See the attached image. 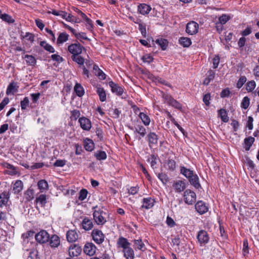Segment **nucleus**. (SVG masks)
<instances>
[{"label":"nucleus","instance_id":"obj_13","mask_svg":"<svg viewBox=\"0 0 259 259\" xmlns=\"http://www.w3.org/2000/svg\"><path fill=\"white\" fill-rule=\"evenodd\" d=\"M197 239L201 244H205L209 241L207 233L204 230L200 231L197 234Z\"/></svg>","mask_w":259,"mask_h":259},{"label":"nucleus","instance_id":"obj_36","mask_svg":"<svg viewBox=\"0 0 259 259\" xmlns=\"http://www.w3.org/2000/svg\"><path fill=\"white\" fill-rule=\"evenodd\" d=\"M254 141V138L252 137H249L244 139L245 149L246 151L249 150Z\"/></svg>","mask_w":259,"mask_h":259},{"label":"nucleus","instance_id":"obj_5","mask_svg":"<svg viewBox=\"0 0 259 259\" xmlns=\"http://www.w3.org/2000/svg\"><path fill=\"white\" fill-rule=\"evenodd\" d=\"M92 236L93 240L98 244L102 243L105 238V235L101 230L94 229L92 232Z\"/></svg>","mask_w":259,"mask_h":259},{"label":"nucleus","instance_id":"obj_19","mask_svg":"<svg viewBox=\"0 0 259 259\" xmlns=\"http://www.w3.org/2000/svg\"><path fill=\"white\" fill-rule=\"evenodd\" d=\"M82 228L85 231L91 230L93 227V223L91 220L88 218H85L82 222Z\"/></svg>","mask_w":259,"mask_h":259},{"label":"nucleus","instance_id":"obj_42","mask_svg":"<svg viewBox=\"0 0 259 259\" xmlns=\"http://www.w3.org/2000/svg\"><path fill=\"white\" fill-rule=\"evenodd\" d=\"M150 78H151L153 81H155V82H159L162 84H165V85H167L170 88L171 87V86L167 83L166 81L162 79L161 78H160L159 77L155 76L153 75H151L150 77H149Z\"/></svg>","mask_w":259,"mask_h":259},{"label":"nucleus","instance_id":"obj_8","mask_svg":"<svg viewBox=\"0 0 259 259\" xmlns=\"http://www.w3.org/2000/svg\"><path fill=\"white\" fill-rule=\"evenodd\" d=\"M78 122L81 128L85 131H89L92 127L91 121L89 119L85 117L79 118Z\"/></svg>","mask_w":259,"mask_h":259},{"label":"nucleus","instance_id":"obj_35","mask_svg":"<svg viewBox=\"0 0 259 259\" xmlns=\"http://www.w3.org/2000/svg\"><path fill=\"white\" fill-rule=\"evenodd\" d=\"M69 37V35L65 32L60 33L57 39V44H60L66 42Z\"/></svg>","mask_w":259,"mask_h":259},{"label":"nucleus","instance_id":"obj_52","mask_svg":"<svg viewBox=\"0 0 259 259\" xmlns=\"http://www.w3.org/2000/svg\"><path fill=\"white\" fill-rule=\"evenodd\" d=\"M157 157L155 155L152 154L151 155L150 157L148 158V161L150 163L151 166L154 168L155 165L157 164Z\"/></svg>","mask_w":259,"mask_h":259},{"label":"nucleus","instance_id":"obj_14","mask_svg":"<svg viewBox=\"0 0 259 259\" xmlns=\"http://www.w3.org/2000/svg\"><path fill=\"white\" fill-rule=\"evenodd\" d=\"M81 251V247L76 244L70 245L68 249L69 254L70 256H77L80 253Z\"/></svg>","mask_w":259,"mask_h":259},{"label":"nucleus","instance_id":"obj_55","mask_svg":"<svg viewBox=\"0 0 259 259\" xmlns=\"http://www.w3.org/2000/svg\"><path fill=\"white\" fill-rule=\"evenodd\" d=\"M230 19V17L227 15H223L220 16L219 18V22L225 24H226Z\"/></svg>","mask_w":259,"mask_h":259},{"label":"nucleus","instance_id":"obj_27","mask_svg":"<svg viewBox=\"0 0 259 259\" xmlns=\"http://www.w3.org/2000/svg\"><path fill=\"white\" fill-rule=\"evenodd\" d=\"M123 252L124 256L126 259H134V251L130 246L124 249Z\"/></svg>","mask_w":259,"mask_h":259},{"label":"nucleus","instance_id":"obj_60","mask_svg":"<svg viewBox=\"0 0 259 259\" xmlns=\"http://www.w3.org/2000/svg\"><path fill=\"white\" fill-rule=\"evenodd\" d=\"M139 29L141 32V34L144 37H146V28L145 25L140 23L139 24Z\"/></svg>","mask_w":259,"mask_h":259},{"label":"nucleus","instance_id":"obj_28","mask_svg":"<svg viewBox=\"0 0 259 259\" xmlns=\"http://www.w3.org/2000/svg\"><path fill=\"white\" fill-rule=\"evenodd\" d=\"M218 116L224 122H227L229 121V117L227 111L224 109H221L218 110Z\"/></svg>","mask_w":259,"mask_h":259},{"label":"nucleus","instance_id":"obj_34","mask_svg":"<svg viewBox=\"0 0 259 259\" xmlns=\"http://www.w3.org/2000/svg\"><path fill=\"white\" fill-rule=\"evenodd\" d=\"M0 18L2 19L3 21L8 23H13L15 21L10 15L6 13L3 14L1 11H0Z\"/></svg>","mask_w":259,"mask_h":259},{"label":"nucleus","instance_id":"obj_61","mask_svg":"<svg viewBox=\"0 0 259 259\" xmlns=\"http://www.w3.org/2000/svg\"><path fill=\"white\" fill-rule=\"evenodd\" d=\"M210 100V94H206L203 96V101L206 106H209L210 104L209 100Z\"/></svg>","mask_w":259,"mask_h":259},{"label":"nucleus","instance_id":"obj_33","mask_svg":"<svg viewBox=\"0 0 259 259\" xmlns=\"http://www.w3.org/2000/svg\"><path fill=\"white\" fill-rule=\"evenodd\" d=\"M97 93L98 94L100 100L101 102H104L106 100V94L105 91L103 88L97 87Z\"/></svg>","mask_w":259,"mask_h":259},{"label":"nucleus","instance_id":"obj_32","mask_svg":"<svg viewBox=\"0 0 259 259\" xmlns=\"http://www.w3.org/2000/svg\"><path fill=\"white\" fill-rule=\"evenodd\" d=\"M162 98L164 100V103H167L170 106H172L174 103L176 101L172 96L169 94H163L162 95Z\"/></svg>","mask_w":259,"mask_h":259},{"label":"nucleus","instance_id":"obj_9","mask_svg":"<svg viewBox=\"0 0 259 259\" xmlns=\"http://www.w3.org/2000/svg\"><path fill=\"white\" fill-rule=\"evenodd\" d=\"M172 187L176 192L181 193L186 189V185L184 181L178 180L174 182Z\"/></svg>","mask_w":259,"mask_h":259},{"label":"nucleus","instance_id":"obj_20","mask_svg":"<svg viewBox=\"0 0 259 259\" xmlns=\"http://www.w3.org/2000/svg\"><path fill=\"white\" fill-rule=\"evenodd\" d=\"M215 75V72L214 71L212 70H208L206 73V77L205 78L203 83L205 85H208L209 83L214 79Z\"/></svg>","mask_w":259,"mask_h":259},{"label":"nucleus","instance_id":"obj_57","mask_svg":"<svg viewBox=\"0 0 259 259\" xmlns=\"http://www.w3.org/2000/svg\"><path fill=\"white\" fill-rule=\"evenodd\" d=\"M142 60L145 63H150L153 61V58L150 54H146L142 56Z\"/></svg>","mask_w":259,"mask_h":259},{"label":"nucleus","instance_id":"obj_11","mask_svg":"<svg viewBox=\"0 0 259 259\" xmlns=\"http://www.w3.org/2000/svg\"><path fill=\"white\" fill-rule=\"evenodd\" d=\"M195 209L196 211L200 214H203L208 210V206L206 205L205 203L202 201H198L195 204Z\"/></svg>","mask_w":259,"mask_h":259},{"label":"nucleus","instance_id":"obj_15","mask_svg":"<svg viewBox=\"0 0 259 259\" xmlns=\"http://www.w3.org/2000/svg\"><path fill=\"white\" fill-rule=\"evenodd\" d=\"M76 11L79 14H80V16H81V17L82 18H83L84 20H85V25L87 29H88L89 30H90V31L92 30V29L93 28V22H92V20L90 19V18H89L84 13H82L79 10L76 9Z\"/></svg>","mask_w":259,"mask_h":259},{"label":"nucleus","instance_id":"obj_18","mask_svg":"<svg viewBox=\"0 0 259 259\" xmlns=\"http://www.w3.org/2000/svg\"><path fill=\"white\" fill-rule=\"evenodd\" d=\"M155 200L151 197L145 198L143 199L142 207L147 209L152 208L154 204Z\"/></svg>","mask_w":259,"mask_h":259},{"label":"nucleus","instance_id":"obj_53","mask_svg":"<svg viewBox=\"0 0 259 259\" xmlns=\"http://www.w3.org/2000/svg\"><path fill=\"white\" fill-rule=\"evenodd\" d=\"M29 99L28 97H25L21 102V108L22 110H25L29 105Z\"/></svg>","mask_w":259,"mask_h":259},{"label":"nucleus","instance_id":"obj_40","mask_svg":"<svg viewBox=\"0 0 259 259\" xmlns=\"http://www.w3.org/2000/svg\"><path fill=\"white\" fill-rule=\"evenodd\" d=\"M155 42L161 47L162 50H165L166 49L168 45V41L166 39L163 38H158L156 40Z\"/></svg>","mask_w":259,"mask_h":259},{"label":"nucleus","instance_id":"obj_63","mask_svg":"<svg viewBox=\"0 0 259 259\" xmlns=\"http://www.w3.org/2000/svg\"><path fill=\"white\" fill-rule=\"evenodd\" d=\"M166 224L170 227H174L176 225L174 220L169 216L166 218Z\"/></svg>","mask_w":259,"mask_h":259},{"label":"nucleus","instance_id":"obj_49","mask_svg":"<svg viewBox=\"0 0 259 259\" xmlns=\"http://www.w3.org/2000/svg\"><path fill=\"white\" fill-rule=\"evenodd\" d=\"M250 104V99L248 97H244L242 101L241 107L245 109H247Z\"/></svg>","mask_w":259,"mask_h":259},{"label":"nucleus","instance_id":"obj_41","mask_svg":"<svg viewBox=\"0 0 259 259\" xmlns=\"http://www.w3.org/2000/svg\"><path fill=\"white\" fill-rule=\"evenodd\" d=\"M148 141L149 144H156L158 141V137L154 133H150L148 135Z\"/></svg>","mask_w":259,"mask_h":259},{"label":"nucleus","instance_id":"obj_64","mask_svg":"<svg viewBox=\"0 0 259 259\" xmlns=\"http://www.w3.org/2000/svg\"><path fill=\"white\" fill-rule=\"evenodd\" d=\"M51 58L53 60L58 62H62L63 61V58L60 55L57 54H53L51 56Z\"/></svg>","mask_w":259,"mask_h":259},{"label":"nucleus","instance_id":"obj_39","mask_svg":"<svg viewBox=\"0 0 259 259\" xmlns=\"http://www.w3.org/2000/svg\"><path fill=\"white\" fill-rule=\"evenodd\" d=\"M26 63L28 65L34 66L36 64V60L32 55H26L24 57Z\"/></svg>","mask_w":259,"mask_h":259},{"label":"nucleus","instance_id":"obj_59","mask_svg":"<svg viewBox=\"0 0 259 259\" xmlns=\"http://www.w3.org/2000/svg\"><path fill=\"white\" fill-rule=\"evenodd\" d=\"M134 244L136 245L137 248L139 250H143V248L145 246L144 244L142 242L141 240H135Z\"/></svg>","mask_w":259,"mask_h":259},{"label":"nucleus","instance_id":"obj_23","mask_svg":"<svg viewBox=\"0 0 259 259\" xmlns=\"http://www.w3.org/2000/svg\"><path fill=\"white\" fill-rule=\"evenodd\" d=\"M23 188V183L20 180H17L14 184L13 191L15 194H18L22 190Z\"/></svg>","mask_w":259,"mask_h":259},{"label":"nucleus","instance_id":"obj_17","mask_svg":"<svg viewBox=\"0 0 259 259\" xmlns=\"http://www.w3.org/2000/svg\"><path fill=\"white\" fill-rule=\"evenodd\" d=\"M138 10L140 14L145 15L150 13L151 7L146 4H141L138 7Z\"/></svg>","mask_w":259,"mask_h":259},{"label":"nucleus","instance_id":"obj_1","mask_svg":"<svg viewBox=\"0 0 259 259\" xmlns=\"http://www.w3.org/2000/svg\"><path fill=\"white\" fill-rule=\"evenodd\" d=\"M180 174L189 180L191 185L196 189H198L201 187L199 181V177L193 170L183 165H180Z\"/></svg>","mask_w":259,"mask_h":259},{"label":"nucleus","instance_id":"obj_50","mask_svg":"<svg viewBox=\"0 0 259 259\" xmlns=\"http://www.w3.org/2000/svg\"><path fill=\"white\" fill-rule=\"evenodd\" d=\"M16 92V89L15 88V85L14 83H11L8 87L7 91H6V94L7 95H9L11 94V93H14V92Z\"/></svg>","mask_w":259,"mask_h":259},{"label":"nucleus","instance_id":"obj_44","mask_svg":"<svg viewBox=\"0 0 259 259\" xmlns=\"http://www.w3.org/2000/svg\"><path fill=\"white\" fill-rule=\"evenodd\" d=\"M36 203H39L41 206H44L47 203L46 195L45 194H41L35 199Z\"/></svg>","mask_w":259,"mask_h":259},{"label":"nucleus","instance_id":"obj_48","mask_svg":"<svg viewBox=\"0 0 259 259\" xmlns=\"http://www.w3.org/2000/svg\"><path fill=\"white\" fill-rule=\"evenodd\" d=\"M256 87V83L254 80L248 81L246 86V89L248 92H252Z\"/></svg>","mask_w":259,"mask_h":259},{"label":"nucleus","instance_id":"obj_21","mask_svg":"<svg viewBox=\"0 0 259 259\" xmlns=\"http://www.w3.org/2000/svg\"><path fill=\"white\" fill-rule=\"evenodd\" d=\"M93 71L95 74L100 79H105L106 74L101 70L98 65L94 64L93 66Z\"/></svg>","mask_w":259,"mask_h":259},{"label":"nucleus","instance_id":"obj_46","mask_svg":"<svg viewBox=\"0 0 259 259\" xmlns=\"http://www.w3.org/2000/svg\"><path fill=\"white\" fill-rule=\"evenodd\" d=\"M167 165L169 170L174 171L176 167V162L174 159L168 158L167 161Z\"/></svg>","mask_w":259,"mask_h":259},{"label":"nucleus","instance_id":"obj_22","mask_svg":"<svg viewBox=\"0 0 259 259\" xmlns=\"http://www.w3.org/2000/svg\"><path fill=\"white\" fill-rule=\"evenodd\" d=\"M60 244V240L57 235H52L50 239V244L52 247H57Z\"/></svg>","mask_w":259,"mask_h":259},{"label":"nucleus","instance_id":"obj_25","mask_svg":"<svg viewBox=\"0 0 259 259\" xmlns=\"http://www.w3.org/2000/svg\"><path fill=\"white\" fill-rule=\"evenodd\" d=\"M37 186L41 192H45L49 189V185L45 180H41L37 183Z\"/></svg>","mask_w":259,"mask_h":259},{"label":"nucleus","instance_id":"obj_47","mask_svg":"<svg viewBox=\"0 0 259 259\" xmlns=\"http://www.w3.org/2000/svg\"><path fill=\"white\" fill-rule=\"evenodd\" d=\"M26 199L27 201H30L34 198V191L33 189H29L25 193Z\"/></svg>","mask_w":259,"mask_h":259},{"label":"nucleus","instance_id":"obj_12","mask_svg":"<svg viewBox=\"0 0 259 259\" xmlns=\"http://www.w3.org/2000/svg\"><path fill=\"white\" fill-rule=\"evenodd\" d=\"M96 251V246L92 243H87L83 248L84 252L90 256L93 255Z\"/></svg>","mask_w":259,"mask_h":259},{"label":"nucleus","instance_id":"obj_62","mask_svg":"<svg viewBox=\"0 0 259 259\" xmlns=\"http://www.w3.org/2000/svg\"><path fill=\"white\" fill-rule=\"evenodd\" d=\"M220 57L219 56L216 55L212 59V63L214 68H217L220 63Z\"/></svg>","mask_w":259,"mask_h":259},{"label":"nucleus","instance_id":"obj_3","mask_svg":"<svg viewBox=\"0 0 259 259\" xmlns=\"http://www.w3.org/2000/svg\"><path fill=\"white\" fill-rule=\"evenodd\" d=\"M184 201L189 205H192L195 201L196 194L190 189H187L184 193Z\"/></svg>","mask_w":259,"mask_h":259},{"label":"nucleus","instance_id":"obj_43","mask_svg":"<svg viewBox=\"0 0 259 259\" xmlns=\"http://www.w3.org/2000/svg\"><path fill=\"white\" fill-rule=\"evenodd\" d=\"M95 156L99 160H105L107 158V154L105 151H98L95 153Z\"/></svg>","mask_w":259,"mask_h":259},{"label":"nucleus","instance_id":"obj_51","mask_svg":"<svg viewBox=\"0 0 259 259\" xmlns=\"http://www.w3.org/2000/svg\"><path fill=\"white\" fill-rule=\"evenodd\" d=\"M247 79L246 77L245 76H241L239 80H238V82L236 84V87L238 89H240L243 84L245 83Z\"/></svg>","mask_w":259,"mask_h":259},{"label":"nucleus","instance_id":"obj_45","mask_svg":"<svg viewBox=\"0 0 259 259\" xmlns=\"http://www.w3.org/2000/svg\"><path fill=\"white\" fill-rule=\"evenodd\" d=\"M71 58L73 61L75 62L79 65H83L84 63V59L79 55L72 56Z\"/></svg>","mask_w":259,"mask_h":259},{"label":"nucleus","instance_id":"obj_26","mask_svg":"<svg viewBox=\"0 0 259 259\" xmlns=\"http://www.w3.org/2000/svg\"><path fill=\"white\" fill-rule=\"evenodd\" d=\"M84 147L87 151H92L94 149V143L93 141L88 138L84 140Z\"/></svg>","mask_w":259,"mask_h":259},{"label":"nucleus","instance_id":"obj_16","mask_svg":"<svg viewBox=\"0 0 259 259\" xmlns=\"http://www.w3.org/2000/svg\"><path fill=\"white\" fill-rule=\"evenodd\" d=\"M66 238L68 242H75L78 238V234L75 230H69L66 233Z\"/></svg>","mask_w":259,"mask_h":259},{"label":"nucleus","instance_id":"obj_54","mask_svg":"<svg viewBox=\"0 0 259 259\" xmlns=\"http://www.w3.org/2000/svg\"><path fill=\"white\" fill-rule=\"evenodd\" d=\"M76 38L79 40L81 41V39L90 40V39L87 36L86 33L84 32H77L75 34Z\"/></svg>","mask_w":259,"mask_h":259},{"label":"nucleus","instance_id":"obj_29","mask_svg":"<svg viewBox=\"0 0 259 259\" xmlns=\"http://www.w3.org/2000/svg\"><path fill=\"white\" fill-rule=\"evenodd\" d=\"M139 117L142 120V122L145 126H148L151 122V119L148 115L144 112H140Z\"/></svg>","mask_w":259,"mask_h":259},{"label":"nucleus","instance_id":"obj_37","mask_svg":"<svg viewBox=\"0 0 259 259\" xmlns=\"http://www.w3.org/2000/svg\"><path fill=\"white\" fill-rule=\"evenodd\" d=\"M74 89L78 97H82L84 94V89L79 83H76Z\"/></svg>","mask_w":259,"mask_h":259},{"label":"nucleus","instance_id":"obj_7","mask_svg":"<svg viewBox=\"0 0 259 259\" xmlns=\"http://www.w3.org/2000/svg\"><path fill=\"white\" fill-rule=\"evenodd\" d=\"M198 24L195 21H192L187 23L186 32L190 35L195 34L198 32Z\"/></svg>","mask_w":259,"mask_h":259},{"label":"nucleus","instance_id":"obj_30","mask_svg":"<svg viewBox=\"0 0 259 259\" xmlns=\"http://www.w3.org/2000/svg\"><path fill=\"white\" fill-rule=\"evenodd\" d=\"M118 245L122 247L123 250L130 246V243L127 240L122 237H120L117 241Z\"/></svg>","mask_w":259,"mask_h":259},{"label":"nucleus","instance_id":"obj_56","mask_svg":"<svg viewBox=\"0 0 259 259\" xmlns=\"http://www.w3.org/2000/svg\"><path fill=\"white\" fill-rule=\"evenodd\" d=\"M87 195L88 191L87 190H81L79 194L78 199L81 201L84 200L87 198Z\"/></svg>","mask_w":259,"mask_h":259},{"label":"nucleus","instance_id":"obj_58","mask_svg":"<svg viewBox=\"0 0 259 259\" xmlns=\"http://www.w3.org/2000/svg\"><path fill=\"white\" fill-rule=\"evenodd\" d=\"M158 179L162 182L163 184H165L167 182V176L163 173H159L158 175Z\"/></svg>","mask_w":259,"mask_h":259},{"label":"nucleus","instance_id":"obj_2","mask_svg":"<svg viewBox=\"0 0 259 259\" xmlns=\"http://www.w3.org/2000/svg\"><path fill=\"white\" fill-rule=\"evenodd\" d=\"M106 214V212H104L100 209L94 211L93 213V217L95 222L97 225H102L106 222V219L105 217Z\"/></svg>","mask_w":259,"mask_h":259},{"label":"nucleus","instance_id":"obj_6","mask_svg":"<svg viewBox=\"0 0 259 259\" xmlns=\"http://www.w3.org/2000/svg\"><path fill=\"white\" fill-rule=\"evenodd\" d=\"M83 49V47L79 43L72 44L68 47V51L72 56L80 55Z\"/></svg>","mask_w":259,"mask_h":259},{"label":"nucleus","instance_id":"obj_4","mask_svg":"<svg viewBox=\"0 0 259 259\" xmlns=\"http://www.w3.org/2000/svg\"><path fill=\"white\" fill-rule=\"evenodd\" d=\"M36 241L40 243L44 244L49 240L50 235L45 230H41L35 235Z\"/></svg>","mask_w":259,"mask_h":259},{"label":"nucleus","instance_id":"obj_31","mask_svg":"<svg viewBox=\"0 0 259 259\" xmlns=\"http://www.w3.org/2000/svg\"><path fill=\"white\" fill-rule=\"evenodd\" d=\"M179 41L181 46L186 48L189 47L192 44L191 39L187 37H181Z\"/></svg>","mask_w":259,"mask_h":259},{"label":"nucleus","instance_id":"obj_38","mask_svg":"<svg viewBox=\"0 0 259 259\" xmlns=\"http://www.w3.org/2000/svg\"><path fill=\"white\" fill-rule=\"evenodd\" d=\"M40 45L50 53H53L55 52V49L46 41H41L40 43Z\"/></svg>","mask_w":259,"mask_h":259},{"label":"nucleus","instance_id":"obj_10","mask_svg":"<svg viewBox=\"0 0 259 259\" xmlns=\"http://www.w3.org/2000/svg\"><path fill=\"white\" fill-rule=\"evenodd\" d=\"M109 85L111 88L112 93L116 94L118 96L121 95L123 93V89L122 87L119 86L118 84L114 83L113 81H109Z\"/></svg>","mask_w":259,"mask_h":259},{"label":"nucleus","instance_id":"obj_24","mask_svg":"<svg viewBox=\"0 0 259 259\" xmlns=\"http://www.w3.org/2000/svg\"><path fill=\"white\" fill-rule=\"evenodd\" d=\"M134 133L139 134L142 137H144L147 134L146 128L141 124H137L135 126Z\"/></svg>","mask_w":259,"mask_h":259}]
</instances>
